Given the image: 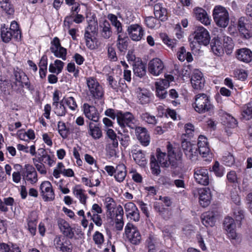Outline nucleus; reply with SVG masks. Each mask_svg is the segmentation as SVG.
I'll return each instance as SVG.
<instances>
[{"mask_svg": "<svg viewBox=\"0 0 252 252\" xmlns=\"http://www.w3.org/2000/svg\"><path fill=\"white\" fill-rule=\"evenodd\" d=\"M167 143V155H166L165 153L161 152L158 149V163L161 166L165 167H168L170 164L173 166H176L177 161L180 159L181 155L176 152L169 142Z\"/></svg>", "mask_w": 252, "mask_h": 252, "instance_id": "1", "label": "nucleus"}, {"mask_svg": "<svg viewBox=\"0 0 252 252\" xmlns=\"http://www.w3.org/2000/svg\"><path fill=\"white\" fill-rule=\"evenodd\" d=\"M213 16L216 24L220 28H226L229 22L227 10L220 5L216 6L213 11Z\"/></svg>", "mask_w": 252, "mask_h": 252, "instance_id": "2", "label": "nucleus"}, {"mask_svg": "<svg viewBox=\"0 0 252 252\" xmlns=\"http://www.w3.org/2000/svg\"><path fill=\"white\" fill-rule=\"evenodd\" d=\"M193 107L195 110L199 113L208 112L213 108L209 97L205 94H199L195 95Z\"/></svg>", "mask_w": 252, "mask_h": 252, "instance_id": "3", "label": "nucleus"}, {"mask_svg": "<svg viewBox=\"0 0 252 252\" xmlns=\"http://www.w3.org/2000/svg\"><path fill=\"white\" fill-rule=\"evenodd\" d=\"M223 225L231 242L234 245L239 244L241 242V238L240 235L237 233L235 230V224L233 219L229 217L225 218Z\"/></svg>", "mask_w": 252, "mask_h": 252, "instance_id": "4", "label": "nucleus"}, {"mask_svg": "<svg viewBox=\"0 0 252 252\" xmlns=\"http://www.w3.org/2000/svg\"><path fill=\"white\" fill-rule=\"evenodd\" d=\"M126 237L133 245H138L141 240V235L137 228L132 223L128 222L125 228Z\"/></svg>", "mask_w": 252, "mask_h": 252, "instance_id": "5", "label": "nucleus"}, {"mask_svg": "<svg viewBox=\"0 0 252 252\" xmlns=\"http://www.w3.org/2000/svg\"><path fill=\"white\" fill-rule=\"evenodd\" d=\"M86 83L89 91L93 97L95 98H101L104 94V91L95 78L92 77L86 79Z\"/></svg>", "mask_w": 252, "mask_h": 252, "instance_id": "6", "label": "nucleus"}, {"mask_svg": "<svg viewBox=\"0 0 252 252\" xmlns=\"http://www.w3.org/2000/svg\"><path fill=\"white\" fill-rule=\"evenodd\" d=\"M54 244L57 250L62 252H72L73 245L71 241L61 235L56 236L54 240Z\"/></svg>", "mask_w": 252, "mask_h": 252, "instance_id": "7", "label": "nucleus"}, {"mask_svg": "<svg viewBox=\"0 0 252 252\" xmlns=\"http://www.w3.org/2000/svg\"><path fill=\"white\" fill-rule=\"evenodd\" d=\"M40 195L44 201H52L55 199V193L51 183L48 181L42 182L39 186Z\"/></svg>", "mask_w": 252, "mask_h": 252, "instance_id": "8", "label": "nucleus"}, {"mask_svg": "<svg viewBox=\"0 0 252 252\" xmlns=\"http://www.w3.org/2000/svg\"><path fill=\"white\" fill-rule=\"evenodd\" d=\"M50 50L56 57L61 58L64 61L66 60V49L61 46L58 37H55L51 41Z\"/></svg>", "mask_w": 252, "mask_h": 252, "instance_id": "9", "label": "nucleus"}, {"mask_svg": "<svg viewBox=\"0 0 252 252\" xmlns=\"http://www.w3.org/2000/svg\"><path fill=\"white\" fill-rule=\"evenodd\" d=\"M194 40L199 44L206 46L210 43V36L208 31L202 26L196 28L194 32Z\"/></svg>", "mask_w": 252, "mask_h": 252, "instance_id": "10", "label": "nucleus"}, {"mask_svg": "<svg viewBox=\"0 0 252 252\" xmlns=\"http://www.w3.org/2000/svg\"><path fill=\"white\" fill-rule=\"evenodd\" d=\"M116 117L118 123L121 127L126 126L131 128L134 127L135 119L131 113L118 111L116 113Z\"/></svg>", "mask_w": 252, "mask_h": 252, "instance_id": "11", "label": "nucleus"}, {"mask_svg": "<svg viewBox=\"0 0 252 252\" xmlns=\"http://www.w3.org/2000/svg\"><path fill=\"white\" fill-rule=\"evenodd\" d=\"M181 147L186 157L192 161L197 159V149L195 144L191 143L186 139L182 140Z\"/></svg>", "mask_w": 252, "mask_h": 252, "instance_id": "12", "label": "nucleus"}, {"mask_svg": "<svg viewBox=\"0 0 252 252\" xmlns=\"http://www.w3.org/2000/svg\"><path fill=\"white\" fill-rule=\"evenodd\" d=\"M164 78L160 79L158 82V97L163 99L167 95V92L165 90L169 87L171 82L174 81V78L173 75L168 74H165Z\"/></svg>", "mask_w": 252, "mask_h": 252, "instance_id": "13", "label": "nucleus"}, {"mask_svg": "<svg viewBox=\"0 0 252 252\" xmlns=\"http://www.w3.org/2000/svg\"><path fill=\"white\" fill-rule=\"evenodd\" d=\"M194 177L196 182L203 186L209 184L208 171L204 167H197L194 170Z\"/></svg>", "mask_w": 252, "mask_h": 252, "instance_id": "14", "label": "nucleus"}, {"mask_svg": "<svg viewBox=\"0 0 252 252\" xmlns=\"http://www.w3.org/2000/svg\"><path fill=\"white\" fill-rule=\"evenodd\" d=\"M190 82L194 89L201 90L204 87L205 80L203 73L199 70L195 69L192 72Z\"/></svg>", "mask_w": 252, "mask_h": 252, "instance_id": "15", "label": "nucleus"}, {"mask_svg": "<svg viewBox=\"0 0 252 252\" xmlns=\"http://www.w3.org/2000/svg\"><path fill=\"white\" fill-rule=\"evenodd\" d=\"M23 174L25 181L31 184H34L38 181L37 172L32 165L27 164L25 165Z\"/></svg>", "mask_w": 252, "mask_h": 252, "instance_id": "16", "label": "nucleus"}, {"mask_svg": "<svg viewBox=\"0 0 252 252\" xmlns=\"http://www.w3.org/2000/svg\"><path fill=\"white\" fill-rule=\"evenodd\" d=\"M82 110L85 117L89 120L97 122L99 120V114L96 108L87 103L83 104Z\"/></svg>", "mask_w": 252, "mask_h": 252, "instance_id": "17", "label": "nucleus"}, {"mask_svg": "<svg viewBox=\"0 0 252 252\" xmlns=\"http://www.w3.org/2000/svg\"><path fill=\"white\" fill-rule=\"evenodd\" d=\"M127 32L132 40L139 41L144 35V31L142 27L138 24H132L129 26Z\"/></svg>", "mask_w": 252, "mask_h": 252, "instance_id": "18", "label": "nucleus"}, {"mask_svg": "<svg viewBox=\"0 0 252 252\" xmlns=\"http://www.w3.org/2000/svg\"><path fill=\"white\" fill-rule=\"evenodd\" d=\"M57 224L61 232L66 237L72 239L74 236L73 228L70 226L69 223L63 219H59Z\"/></svg>", "mask_w": 252, "mask_h": 252, "instance_id": "19", "label": "nucleus"}, {"mask_svg": "<svg viewBox=\"0 0 252 252\" xmlns=\"http://www.w3.org/2000/svg\"><path fill=\"white\" fill-rule=\"evenodd\" d=\"M199 201L203 207L208 206L212 199L211 192L208 188L200 189L198 190Z\"/></svg>", "mask_w": 252, "mask_h": 252, "instance_id": "20", "label": "nucleus"}, {"mask_svg": "<svg viewBox=\"0 0 252 252\" xmlns=\"http://www.w3.org/2000/svg\"><path fill=\"white\" fill-rule=\"evenodd\" d=\"M14 76L17 85L20 86L21 88L26 87L30 90L31 84L29 81L27 76L24 72L22 71H15Z\"/></svg>", "mask_w": 252, "mask_h": 252, "instance_id": "21", "label": "nucleus"}, {"mask_svg": "<svg viewBox=\"0 0 252 252\" xmlns=\"http://www.w3.org/2000/svg\"><path fill=\"white\" fill-rule=\"evenodd\" d=\"M135 134L144 146H147L150 143V136L147 132L146 129L144 127L138 126L135 128Z\"/></svg>", "mask_w": 252, "mask_h": 252, "instance_id": "22", "label": "nucleus"}, {"mask_svg": "<svg viewBox=\"0 0 252 252\" xmlns=\"http://www.w3.org/2000/svg\"><path fill=\"white\" fill-rule=\"evenodd\" d=\"M211 49L213 53L217 56H220L223 53V46L222 42V37L218 35L214 37L211 43Z\"/></svg>", "mask_w": 252, "mask_h": 252, "instance_id": "23", "label": "nucleus"}, {"mask_svg": "<svg viewBox=\"0 0 252 252\" xmlns=\"http://www.w3.org/2000/svg\"><path fill=\"white\" fill-rule=\"evenodd\" d=\"M247 22V20L245 17H241L238 22V29L244 38L249 39L252 36V34L248 30L249 25L246 23Z\"/></svg>", "mask_w": 252, "mask_h": 252, "instance_id": "24", "label": "nucleus"}, {"mask_svg": "<svg viewBox=\"0 0 252 252\" xmlns=\"http://www.w3.org/2000/svg\"><path fill=\"white\" fill-rule=\"evenodd\" d=\"M148 252H158V237L157 235L150 233L145 242Z\"/></svg>", "mask_w": 252, "mask_h": 252, "instance_id": "25", "label": "nucleus"}, {"mask_svg": "<svg viewBox=\"0 0 252 252\" xmlns=\"http://www.w3.org/2000/svg\"><path fill=\"white\" fill-rule=\"evenodd\" d=\"M194 11L196 19L205 25H208L210 24V20L205 10L201 8H196Z\"/></svg>", "mask_w": 252, "mask_h": 252, "instance_id": "26", "label": "nucleus"}, {"mask_svg": "<svg viewBox=\"0 0 252 252\" xmlns=\"http://www.w3.org/2000/svg\"><path fill=\"white\" fill-rule=\"evenodd\" d=\"M237 59L245 63H249L252 60V52L248 48H241L237 51Z\"/></svg>", "mask_w": 252, "mask_h": 252, "instance_id": "27", "label": "nucleus"}, {"mask_svg": "<svg viewBox=\"0 0 252 252\" xmlns=\"http://www.w3.org/2000/svg\"><path fill=\"white\" fill-rule=\"evenodd\" d=\"M75 96H76V94L72 93L66 94L62 99V102L65 103L72 111H75L78 107Z\"/></svg>", "mask_w": 252, "mask_h": 252, "instance_id": "28", "label": "nucleus"}, {"mask_svg": "<svg viewBox=\"0 0 252 252\" xmlns=\"http://www.w3.org/2000/svg\"><path fill=\"white\" fill-rule=\"evenodd\" d=\"M73 192L81 203L83 205L86 204L88 196L86 194V191L82 189L80 185L75 186L73 189Z\"/></svg>", "mask_w": 252, "mask_h": 252, "instance_id": "29", "label": "nucleus"}, {"mask_svg": "<svg viewBox=\"0 0 252 252\" xmlns=\"http://www.w3.org/2000/svg\"><path fill=\"white\" fill-rule=\"evenodd\" d=\"M202 222L206 227L213 226L215 225L216 218L213 212L204 213L201 217Z\"/></svg>", "mask_w": 252, "mask_h": 252, "instance_id": "30", "label": "nucleus"}, {"mask_svg": "<svg viewBox=\"0 0 252 252\" xmlns=\"http://www.w3.org/2000/svg\"><path fill=\"white\" fill-rule=\"evenodd\" d=\"M115 178L119 182H123L126 175V167L124 164H118L116 168Z\"/></svg>", "mask_w": 252, "mask_h": 252, "instance_id": "31", "label": "nucleus"}, {"mask_svg": "<svg viewBox=\"0 0 252 252\" xmlns=\"http://www.w3.org/2000/svg\"><path fill=\"white\" fill-rule=\"evenodd\" d=\"M135 161L140 166H145L147 164L145 154L142 150H135L132 153Z\"/></svg>", "mask_w": 252, "mask_h": 252, "instance_id": "32", "label": "nucleus"}, {"mask_svg": "<svg viewBox=\"0 0 252 252\" xmlns=\"http://www.w3.org/2000/svg\"><path fill=\"white\" fill-rule=\"evenodd\" d=\"M64 63L61 60H56L54 63H51L49 66V71L52 73L58 75L62 72Z\"/></svg>", "mask_w": 252, "mask_h": 252, "instance_id": "33", "label": "nucleus"}, {"mask_svg": "<svg viewBox=\"0 0 252 252\" xmlns=\"http://www.w3.org/2000/svg\"><path fill=\"white\" fill-rule=\"evenodd\" d=\"M89 134L94 139H98L102 136V131L99 127L92 122L89 124Z\"/></svg>", "mask_w": 252, "mask_h": 252, "instance_id": "34", "label": "nucleus"}, {"mask_svg": "<svg viewBox=\"0 0 252 252\" xmlns=\"http://www.w3.org/2000/svg\"><path fill=\"white\" fill-rule=\"evenodd\" d=\"M8 28L5 27V24L2 25L0 28V37L3 42L8 43L12 38H14V35Z\"/></svg>", "mask_w": 252, "mask_h": 252, "instance_id": "35", "label": "nucleus"}, {"mask_svg": "<svg viewBox=\"0 0 252 252\" xmlns=\"http://www.w3.org/2000/svg\"><path fill=\"white\" fill-rule=\"evenodd\" d=\"M104 204L106 209L107 212L112 216V214L115 209H117V204L114 199L110 197H106L104 201Z\"/></svg>", "mask_w": 252, "mask_h": 252, "instance_id": "36", "label": "nucleus"}, {"mask_svg": "<svg viewBox=\"0 0 252 252\" xmlns=\"http://www.w3.org/2000/svg\"><path fill=\"white\" fill-rule=\"evenodd\" d=\"M118 151V142L107 143L106 146V154L110 158L116 157Z\"/></svg>", "mask_w": 252, "mask_h": 252, "instance_id": "37", "label": "nucleus"}, {"mask_svg": "<svg viewBox=\"0 0 252 252\" xmlns=\"http://www.w3.org/2000/svg\"><path fill=\"white\" fill-rule=\"evenodd\" d=\"M100 27L101 28V34L102 36L105 39L109 38L112 33L109 23L107 20H104Z\"/></svg>", "mask_w": 252, "mask_h": 252, "instance_id": "38", "label": "nucleus"}, {"mask_svg": "<svg viewBox=\"0 0 252 252\" xmlns=\"http://www.w3.org/2000/svg\"><path fill=\"white\" fill-rule=\"evenodd\" d=\"M107 18L111 22L112 25L116 28L117 33H122L123 31L122 25L120 21L118 20L117 17L113 14H109L107 15Z\"/></svg>", "mask_w": 252, "mask_h": 252, "instance_id": "39", "label": "nucleus"}, {"mask_svg": "<svg viewBox=\"0 0 252 252\" xmlns=\"http://www.w3.org/2000/svg\"><path fill=\"white\" fill-rule=\"evenodd\" d=\"M107 81L109 82V84L111 87L115 90L117 92L120 91L122 92H126L127 89V86L126 84L122 83V86H118L117 81H115L113 77L111 76H109L107 78Z\"/></svg>", "mask_w": 252, "mask_h": 252, "instance_id": "40", "label": "nucleus"}, {"mask_svg": "<svg viewBox=\"0 0 252 252\" xmlns=\"http://www.w3.org/2000/svg\"><path fill=\"white\" fill-rule=\"evenodd\" d=\"M87 47L91 50H93L97 47L96 35L84 34Z\"/></svg>", "mask_w": 252, "mask_h": 252, "instance_id": "41", "label": "nucleus"}, {"mask_svg": "<svg viewBox=\"0 0 252 252\" xmlns=\"http://www.w3.org/2000/svg\"><path fill=\"white\" fill-rule=\"evenodd\" d=\"M137 97L142 104L148 103L150 100V94L146 90L140 89L138 92Z\"/></svg>", "mask_w": 252, "mask_h": 252, "instance_id": "42", "label": "nucleus"}, {"mask_svg": "<svg viewBox=\"0 0 252 252\" xmlns=\"http://www.w3.org/2000/svg\"><path fill=\"white\" fill-rule=\"evenodd\" d=\"M37 223V220L36 217H29L27 219L28 230L33 236L36 234Z\"/></svg>", "mask_w": 252, "mask_h": 252, "instance_id": "43", "label": "nucleus"}, {"mask_svg": "<svg viewBox=\"0 0 252 252\" xmlns=\"http://www.w3.org/2000/svg\"><path fill=\"white\" fill-rule=\"evenodd\" d=\"M58 129L59 133L63 139L66 138L69 134V128L63 122L59 121L58 122Z\"/></svg>", "mask_w": 252, "mask_h": 252, "instance_id": "44", "label": "nucleus"}, {"mask_svg": "<svg viewBox=\"0 0 252 252\" xmlns=\"http://www.w3.org/2000/svg\"><path fill=\"white\" fill-rule=\"evenodd\" d=\"M87 217L90 219L94 224L98 226H100L102 224V220L100 216V214L92 212L91 210L87 213Z\"/></svg>", "mask_w": 252, "mask_h": 252, "instance_id": "45", "label": "nucleus"}, {"mask_svg": "<svg viewBox=\"0 0 252 252\" xmlns=\"http://www.w3.org/2000/svg\"><path fill=\"white\" fill-rule=\"evenodd\" d=\"M62 101L60 103H56L52 105L54 113L58 116H64L67 110Z\"/></svg>", "mask_w": 252, "mask_h": 252, "instance_id": "46", "label": "nucleus"}, {"mask_svg": "<svg viewBox=\"0 0 252 252\" xmlns=\"http://www.w3.org/2000/svg\"><path fill=\"white\" fill-rule=\"evenodd\" d=\"M97 23L93 21L89 22L88 27L85 29V34L97 35Z\"/></svg>", "mask_w": 252, "mask_h": 252, "instance_id": "47", "label": "nucleus"}, {"mask_svg": "<svg viewBox=\"0 0 252 252\" xmlns=\"http://www.w3.org/2000/svg\"><path fill=\"white\" fill-rule=\"evenodd\" d=\"M8 30L12 32V33L14 35V38L16 40H19L21 36V32L19 30V25L17 22L13 21L11 22L10 26V28Z\"/></svg>", "mask_w": 252, "mask_h": 252, "instance_id": "48", "label": "nucleus"}, {"mask_svg": "<svg viewBox=\"0 0 252 252\" xmlns=\"http://www.w3.org/2000/svg\"><path fill=\"white\" fill-rule=\"evenodd\" d=\"M218 35L222 37V45L224 48L227 49L228 51H231L233 48V44L231 38L224 35L222 33Z\"/></svg>", "mask_w": 252, "mask_h": 252, "instance_id": "49", "label": "nucleus"}, {"mask_svg": "<svg viewBox=\"0 0 252 252\" xmlns=\"http://www.w3.org/2000/svg\"><path fill=\"white\" fill-rule=\"evenodd\" d=\"M133 69L134 74L139 77H142L146 74L145 66L142 63L135 64Z\"/></svg>", "mask_w": 252, "mask_h": 252, "instance_id": "50", "label": "nucleus"}, {"mask_svg": "<svg viewBox=\"0 0 252 252\" xmlns=\"http://www.w3.org/2000/svg\"><path fill=\"white\" fill-rule=\"evenodd\" d=\"M127 37L126 36H123L120 33L119 34L117 40V47L120 51L123 52L126 50L127 46Z\"/></svg>", "mask_w": 252, "mask_h": 252, "instance_id": "51", "label": "nucleus"}, {"mask_svg": "<svg viewBox=\"0 0 252 252\" xmlns=\"http://www.w3.org/2000/svg\"><path fill=\"white\" fill-rule=\"evenodd\" d=\"M158 69V58H154L151 60L148 63V71L154 76H158L157 72Z\"/></svg>", "mask_w": 252, "mask_h": 252, "instance_id": "52", "label": "nucleus"}, {"mask_svg": "<svg viewBox=\"0 0 252 252\" xmlns=\"http://www.w3.org/2000/svg\"><path fill=\"white\" fill-rule=\"evenodd\" d=\"M242 116L246 120L252 118V102L248 103L243 107Z\"/></svg>", "mask_w": 252, "mask_h": 252, "instance_id": "53", "label": "nucleus"}, {"mask_svg": "<svg viewBox=\"0 0 252 252\" xmlns=\"http://www.w3.org/2000/svg\"><path fill=\"white\" fill-rule=\"evenodd\" d=\"M65 169L64 165L63 162H58L53 170V176L56 179L59 178L61 174H63Z\"/></svg>", "mask_w": 252, "mask_h": 252, "instance_id": "54", "label": "nucleus"}, {"mask_svg": "<svg viewBox=\"0 0 252 252\" xmlns=\"http://www.w3.org/2000/svg\"><path fill=\"white\" fill-rule=\"evenodd\" d=\"M158 152L156 155H152L150 159V167L152 173L156 175H158Z\"/></svg>", "mask_w": 252, "mask_h": 252, "instance_id": "55", "label": "nucleus"}, {"mask_svg": "<svg viewBox=\"0 0 252 252\" xmlns=\"http://www.w3.org/2000/svg\"><path fill=\"white\" fill-rule=\"evenodd\" d=\"M222 161L226 166H231L235 163V158L230 153H226L222 157Z\"/></svg>", "mask_w": 252, "mask_h": 252, "instance_id": "56", "label": "nucleus"}, {"mask_svg": "<svg viewBox=\"0 0 252 252\" xmlns=\"http://www.w3.org/2000/svg\"><path fill=\"white\" fill-rule=\"evenodd\" d=\"M211 171L214 172L216 176L221 177L224 175V168L223 166L220 165L218 161H216Z\"/></svg>", "mask_w": 252, "mask_h": 252, "instance_id": "57", "label": "nucleus"}, {"mask_svg": "<svg viewBox=\"0 0 252 252\" xmlns=\"http://www.w3.org/2000/svg\"><path fill=\"white\" fill-rule=\"evenodd\" d=\"M160 37L163 43L169 48L172 49L175 46L176 44L175 40L170 39L165 33H160Z\"/></svg>", "mask_w": 252, "mask_h": 252, "instance_id": "58", "label": "nucleus"}, {"mask_svg": "<svg viewBox=\"0 0 252 252\" xmlns=\"http://www.w3.org/2000/svg\"><path fill=\"white\" fill-rule=\"evenodd\" d=\"M0 8L7 15H12L14 13V8L13 5L10 1L0 5Z\"/></svg>", "mask_w": 252, "mask_h": 252, "instance_id": "59", "label": "nucleus"}, {"mask_svg": "<svg viewBox=\"0 0 252 252\" xmlns=\"http://www.w3.org/2000/svg\"><path fill=\"white\" fill-rule=\"evenodd\" d=\"M124 215V210L122 206L119 205L117 207V211L116 213V216L114 219L115 223L120 222H124L123 220V217Z\"/></svg>", "mask_w": 252, "mask_h": 252, "instance_id": "60", "label": "nucleus"}, {"mask_svg": "<svg viewBox=\"0 0 252 252\" xmlns=\"http://www.w3.org/2000/svg\"><path fill=\"white\" fill-rule=\"evenodd\" d=\"M106 135L108 137L107 143H115L116 142H118L117 136L112 129L108 128L106 130Z\"/></svg>", "mask_w": 252, "mask_h": 252, "instance_id": "61", "label": "nucleus"}, {"mask_svg": "<svg viewBox=\"0 0 252 252\" xmlns=\"http://www.w3.org/2000/svg\"><path fill=\"white\" fill-rule=\"evenodd\" d=\"M141 117L143 121L149 124H155L156 123V119L155 117L151 115L148 113H143Z\"/></svg>", "mask_w": 252, "mask_h": 252, "instance_id": "62", "label": "nucleus"}, {"mask_svg": "<svg viewBox=\"0 0 252 252\" xmlns=\"http://www.w3.org/2000/svg\"><path fill=\"white\" fill-rule=\"evenodd\" d=\"M67 70L70 73H73L74 76L75 77L79 76V67H76L74 63H68L67 65Z\"/></svg>", "mask_w": 252, "mask_h": 252, "instance_id": "63", "label": "nucleus"}, {"mask_svg": "<svg viewBox=\"0 0 252 252\" xmlns=\"http://www.w3.org/2000/svg\"><path fill=\"white\" fill-rule=\"evenodd\" d=\"M93 240L99 247L104 242V236L99 231H96L93 235Z\"/></svg>", "mask_w": 252, "mask_h": 252, "instance_id": "64", "label": "nucleus"}]
</instances>
